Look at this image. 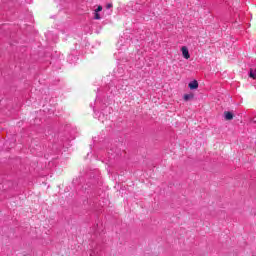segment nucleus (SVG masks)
Masks as SVG:
<instances>
[{
  "mask_svg": "<svg viewBox=\"0 0 256 256\" xmlns=\"http://www.w3.org/2000/svg\"><path fill=\"white\" fill-rule=\"evenodd\" d=\"M181 51H182V55H183L184 59L191 58V55L189 54V49L187 48V46H183Z\"/></svg>",
  "mask_w": 256,
  "mask_h": 256,
  "instance_id": "f257e3e1",
  "label": "nucleus"
},
{
  "mask_svg": "<svg viewBox=\"0 0 256 256\" xmlns=\"http://www.w3.org/2000/svg\"><path fill=\"white\" fill-rule=\"evenodd\" d=\"M189 89H198L199 88V82L197 80H193L188 84Z\"/></svg>",
  "mask_w": 256,
  "mask_h": 256,
  "instance_id": "f03ea898",
  "label": "nucleus"
},
{
  "mask_svg": "<svg viewBox=\"0 0 256 256\" xmlns=\"http://www.w3.org/2000/svg\"><path fill=\"white\" fill-rule=\"evenodd\" d=\"M224 117H225V120L226 121H232V119H233V114L231 113V112H229V111H225L224 112Z\"/></svg>",
  "mask_w": 256,
  "mask_h": 256,
  "instance_id": "7ed1b4c3",
  "label": "nucleus"
},
{
  "mask_svg": "<svg viewBox=\"0 0 256 256\" xmlns=\"http://www.w3.org/2000/svg\"><path fill=\"white\" fill-rule=\"evenodd\" d=\"M249 77L256 79V69H250Z\"/></svg>",
  "mask_w": 256,
  "mask_h": 256,
  "instance_id": "20e7f679",
  "label": "nucleus"
},
{
  "mask_svg": "<svg viewBox=\"0 0 256 256\" xmlns=\"http://www.w3.org/2000/svg\"><path fill=\"white\" fill-rule=\"evenodd\" d=\"M189 99H193V95L185 94L184 101H189Z\"/></svg>",
  "mask_w": 256,
  "mask_h": 256,
  "instance_id": "39448f33",
  "label": "nucleus"
},
{
  "mask_svg": "<svg viewBox=\"0 0 256 256\" xmlns=\"http://www.w3.org/2000/svg\"><path fill=\"white\" fill-rule=\"evenodd\" d=\"M94 19H97V20L101 19V16L99 15V13L97 12L95 13Z\"/></svg>",
  "mask_w": 256,
  "mask_h": 256,
  "instance_id": "423d86ee",
  "label": "nucleus"
},
{
  "mask_svg": "<svg viewBox=\"0 0 256 256\" xmlns=\"http://www.w3.org/2000/svg\"><path fill=\"white\" fill-rule=\"evenodd\" d=\"M99 11H103V7L102 6H98V8L96 9V13H99Z\"/></svg>",
  "mask_w": 256,
  "mask_h": 256,
  "instance_id": "0eeeda50",
  "label": "nucleus"
},
{
  "mask_svg": "<svg viewBox=\"0 0 256 256\" xmlns=\"http://www.w3.org/2000/svg\"><path fill=\"white\" fill-rule=\"evenodd\" d=\"M111 7H113V4H108V5L106 6L107 9H111Z\"/></svg>",
  "mask_w": 256,
  "mask_h": 256,
  "instance_id": "6e6552de",
  "label": "nucleus"
}]
</instances>
